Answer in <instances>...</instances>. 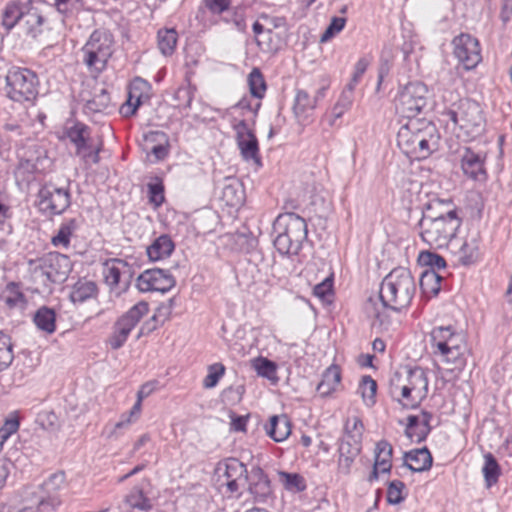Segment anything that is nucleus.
Returning <instances> with one entry per match:
<instances>
[{
    "instance_id": "obj_1",
    "label": "nucleus",
    "mask_w": 512,
    "mask_h": 512,
    "mask_svg": "<svg viewBox=\"0 0 512 512\" xmlns=\"http://www.w3.org/2000/svg\"><path fill=\"white\" fill-rule=\"evenodd\" d=\"M415 292L416 284L411 272L404 267L395 268L380 285L381 308L377 306L373 298H369L365 305V311L368 316L383 323L381 309L389 308L393 311H401L410 305Z\"/></svg>"
},
{
    "instance_id": "obj_2",
    "label": "nucleus",
    "mask_w": 512,
    "mask_h": 512,
    "mask_svg": "<svg viewBox=\"0 0 512 512\" xmlns=\"http://www.w3.org/2000/svg\"><path fill=\"white\" fill-rule=\"evenodd\" d=\"M397 144L407 157L422 160L438 149L439 135L430 122L410 121L399 129Z\"/></svg>"
},
{
    "instance_id": "obj_3",
    "label": "nucleus",
    "mask_w": 512,
    "mask_h": 512,
    "mask_svg": "<svg viewBox=\"0 0 512 512\" xmlns=\"http://www.w3.org/2000/svg\"><path fill=\"white\" fill-rule=\"evenodd\" d=\"M391 396L404 406L416 407L428 393V379L420 367L396 371L390 379Z\"/></svg>"
},
{
    "instance_id": "obj_4",
    "label": "nucleus",
    "mask_w": 512,
    "mask_h": 512,
    "mask_svg": "<svg viewBox=\"0 0 512 512\" xmlns=\"http://www.w3.org/2000/svg\"><path fill=\"white\" fill-rule=\"evenodd\" d=\"M461 223L462 220L454 208L435 217L424 214L418 224L420 237L433 249L448 250Z\"/></svg>"
},
{
    "instance_id": "obj_5",
    "label": "nucleus",
    "mask_w": 512,
    "mask_h": 512,
    "mask_svg": "<svg viewBox=\"0 0 512 512\" xmlns=\"http://www.w3.org/2000/svg\"><path fill=\"white\" fill-rule=\"evenodd\" d=\"M432 353L441 362L449 366V370H462L466 364V343L463 335L455 332L451 326H439L430 332Z\"/></svg>"
},
{
    "instance_id": "obj_6",
    "label": "nucleus",
    "mask_w": 512,
    "mask_h": 512,
    "mask_svg": "<svg viewBox=\"0 0 512 512\" xmlns=\"http://www.w3.org/2000/svg\"><path fill=\"white\" fill-rule=\"evenodd\" d=\"M274 246L280 254L296 255L307 238V224L295 213L279 215L273 223Z\"/></svg>"
},
{
    "instance_id": "obj_7",
    "label": "nucleus",
    "mask_w": 512,
    "mask_h": 512,
    "mask_svg": "<svg viewBox=\"0 0 512 512\" xmlns=\"http://www.w3.org/2000/svg\"><path fill=\"white\" fill-rule=\"evenodd\" d=\"M444 115L453 125L459 127L458 137L473 140L485 131L486 121L481 107L475 101L461 99L448 109Z\"/></svg>"
},
{
    "instance_id": "obj_8",
    "label": "nucleus",
    "mask_w": 512,
    "mask_h": 512,
    "mask_svg": "<svg viewBox=\"0 0 512 512\" xmlns=\"http://www.w3.org/2000/svg\"><path fill=\"white\" fill-rule=\"evenodd\" d=\"M44 18L33 0H12L7 3L2 14L3 26L10 30L20 24L27 35L35 38L41 32Z\"/></svg>"
},
{
    "instance_id": "obj_9",
    "label": "nucleus",
    "mask_w": 512,
    "mask_h": 512,
    "mask_svg": "<svg viewBox=\"0 0 512 512\" xmlns=\"http://www.w3.org/2000/svg\"><path fill=\"white\" fill-rule=\"evenodd\" d=\"M113 35L105 29L95 30L81 49L82 61L91 72H102L113 54Z\"/></svg>"
},
{
    "instance_id": "obj_10",
    "label": "nucleus",
    "mask_w": 512,
    "mask_h": 512,
    "mask_svg": "<svg viewBox=\"0 0 512 512\" xmlns=\"http://www.w3.org/2000/svg\"><path fill=\"white\" fill-rule=\"evenodd\" d=\"M29 266L35 277L43 278L44 284L63 283L72 270V263L68 256L50 252L42 257L30 260Z\"/></svg>"
},
{
    "instance_id": "obj_11",
    "label": "nucleus",
    "mask_w": 512,
    "mask_h": 512,
    "mask_svg": "<svg viewBox=\"0 0 512 512\" xmlns=\"http://www.w3.org/2000/svg\"><path fill=\"white\" fill-rule=\"evenodd\" d=\"M7 96L15 102H31L38 94L37 75L26 68H13L6 76Z\"/></svg>"
},
{
    "instance_id": "obj_12",
    "label": "nucleus",
    "mask_w": 512,
    "mask_h": 512,
    "mask_svg": "<svg viewBox=\"0 0 512 512\" xmlns=\"http://www.w3.org/2000/svg\"><path fill=\"white\" fill-rule=\"evenodd\" d=\"M67 137L75 145L76 155L86 166L99 163L103 141L100 137L94 139L90 127L78 122L68 129Z\"/></svg>"
},
{
    "instance_id": "obj_13",
    "label": "nucleus",
    "mask_w": 512,
    "mask_h": 512,
    "mask_svg": "<svg viewBox=\"0 0 512 512\" xmlns=\"http://www.w3.org/2000/svg\"><path fill=\"white\" fill-rule=\"evenodd\" d=\"M428 89L421 82L405 85L395 99L396 112L402 117L412 119L418 116L427 105Z\"/></svg>"
},
{
    "instance_id": "obj_14",
    "label": "nucleus",
    "mask_w": 512,
    "mask_h": 512,
    "mask_svg": "<svg viewBox=\"0 0 512 512\" xmlns=\"http://www.w3.org/2000/svg\"><path fill=\"white\" fill-rule=\"evenodd\" d=\"M219 488H226V493L235 494L244 488L248 481L246 465L236 458L220 461L214 470Z\"/></svg>"
},
{
    "instance_id": "obj_15",
    "label": "nucleus",
    "mask_w": 512,
    "mask_h": 512,
    "mask_svg": "<svg viewBox=\"0 0 512 512\" xmlns=\"http://www.w3.org/2000/svg\"><path fill=\"white\" fill-rule=\"evenodd\" d=\"M149 311L148 303L141 301L131 307L114 324L113 332L108 339L110 347L114 350L121 348L126 342L132 329Z\"/></svg>"
},
{
    "instance_id": "obj_16",
    "label": "nucleus",
    "mask_w": 512,
    "mask_h": 512,
    "mask_svg": "<svg viewBox=\"0 0 512 512\" xmlns=\"http://www.w3.org/2000/svg\"><path fill=\"white\" fill-rule=\"evenodd\" d=\"M480 241V232L477 229H469L464 237H454L448 250L460 264L469 266L476 263L480 257Z\"/></svg>"
},
{
    "instance_id": "obj_17",
    "label": "nucleus",
    "mask_w": 512,
    "mask_h": 512,
    "mask_svg": "<svg viewBox=\"0 0 512 512\" xmlns=\"http://www.w3.org/2000/svg\"><path fill=\"white\" fill-rule=\"evenodd\" d=\"M70 203V192L65 188L45 185L38 193V206L43 212L59 215L70 206Z\"/></svg>"
},
{
    "instance_id": "obj_18",
    "label": "nucleus",
    "mask_w": 512,
    "mask_h": 512,
    "mask_svg": "<svg viewBox=\"0 0 512 512\" xmlns=\"http://www.w3.org/2000/svg\"><path fill=\"white\" fill-rule=\"evenodd\" d=\"M454 55L466 70L475 68L481 61L479 42L469 34H460L453 39Z\"/></svg>"
},
{
    "instance_id": "obj_19",
    "label": "nucleus",
    "mask_w": 512,
    "mask_h": 512,
    "mask_svg": "<svg viewBox=\"0 0 512 512\" xmlns=\"http://www.w3.org/2000/svg\"><path fill=\"white\" fill-rule=\"evenodd\" d=\"M175 279L168 270L148 269L142 272L136 280L141 292L166 293L175 286Z\"/></svg>"
},
{
    "instance_id": "obj_20",
    "label": "nucleus",
    "mask_w": 512,
    "mask_h": 512,
    "mask_svg": "<svg viewBox=\"0 0 512 512\" xmlns=\"http://www.w3.org/2000/svg\"><path fill=\"white\" fill-rule=\"evenodd\" d=\"M234 129L236 131L237 145L243 159L247 162L251 161L260 166L261 160L259 157V146L255 134L249 129L244 120L235 124Z\"/></svg>"
},
{
    "instance_id": "obj_21",
    "label": "nucleus",
    "mask_w": 512,
    "mask_h": 512,
    "mask_svg": "<svg viewBox=\"0 0 512 512\" xmlns=\"http://www.w3.org/2000/svg\"><path fill=\"white\" fill-rule=\"evenodd\" d=\"M485 156L482 153H476L470 148L465 147L461 154V168L463 173L474 180H485L486 170L484 168Z\"/></svg>"
},
{
    "instance_id": "obj_22",
    "label": "nucleus",
    "mask_w": 512,
    "mask_h": 512,
    "mask_svg": "<svg viewBox=\"0 0 512 512\" xmlns=\"http://www.w3.org/2000/svg\"><path fill=\"white\" fill-rule=\"evenodd\" d=\"M316 100L305 90L296 91L293 104V113L299 124L306 125L316 109Z\"/></svg>"
},
{
    "instance_id": "obj_23",
    "label": "nucleus",
    "mask_w": 512,
    "mask_h": 512,
    "mask_svg": "<svg viewBox=\"0 0 512 512\" xmlns=\"http://www.w3.org/2000/svg\"><path fill=\"white\" fill-rule=\"evenodd\" d=\"M23 500L31 503L35 512H54L61 504L58 495H48L28 488L23 492Z\"/></svg>"
},
{
    "instance_id": "obj_24",
    "label": "nucleus",
    "mask_w": 512,
    "mask_h": 512,
    "mask_svg": "<svg viewBox=\"0 0 512 512\" xmlns=\"http://www.w3.org/2000/svg\"><path fill=\"white\" fill-rule=\"evenodd\" d=\"M150 486L149 480H143L141 484L134 486L125 496V503L132 509L142 512H150L153 508L152 500L148 496L147 487Z\"/></svg>"
},
{
    "instance_id": "obj_25",
    "label": "nucleus",
    "mask_w": 512,
    "mask_h": 512,
    "mask_svg": "<svg viewBox=\"0 0 512 512\" xmlns=\"http://www.w3.org/2000/svg\"><path fill=\"white\" fill-rule=\"evenodd\" d=\"M249 492L257 501H264L271 494V486L268 477L263 470L255 467L248 475Z\"/></svg>"
},
{
    "instance_id": "obj_26",
    "label": "nucleus",
    "mask_w": 512,
    "mask_h": 512,
    "mask_svg": "<svg viewBox=\"0 0 512 512\" xmlns=\"http://www.w3.org/2000/svg\"><path fill=\"white\" fill-rule=\"evenodd\" d=\"M338 451L339 470L344 474H348L355 458L361 451V442L342 438Z\"/></svg>"
},
{
    "instance_id": "obj_27",
    "label": "nucleus",
    "mask_w": 512,
    "mask_h": 512,
    "mask_svg": "<svg viewBox=\"0 0 512 512\" xmlns=\"http://www.w3.org/2000/svg\"><path fill=\"white\" fill-rule=\"evenodd\" d=\"M405 466L413 472H424L431 468L433 458L426 448L414 449L404 454Z\"/></svg>"
},
{
    "instance_id": "obj_28",
    "label": "nucleus",
    "mask_w": 512,
    "mask_h": 512,
    "mask_svg": "<svg viewBox=\"0 0 512 512\" xmlns=\"http://www.w3.org/2000/svg\"><path fill=\"white\" fill-rule=\"evenodd\" d=\"M130 272L128 264L120 259H111L104 263L103 276L110 288L118 287L121 278Z\"/></svg>"
},
{
    "instance_id": "obj_29",
    "label": "nucleus",
    "mask_w": 512,
    "mask_h": 512,
    "mask_svg": "<svg viewBox=\"0 0 512 512\" xmlns=\"http://www.w3.org/2000/svg\"><path fill=\"white\" fill-rule=\"evenodd\" d=\"M265 430L274 441L282 442L291 433V423L286 415H273L265 426Z\"/></svg>"
},
{
    "instance_id": "obj_30",
    "label": "nucleus",
    "mask_w": 512,
    "mask_h": 512,
    "mask_svg": "<svg viewBox=\"0 0 512 512\" xmlns=\"http://www.w3.org/2000/svg\"><path fill=\"white\" fill-rule=\"evenodd\" d=\"M98 293V288L95 282L80 279L72 287L70 292V299L73 303H83L88 299L95 298Z\"/></svg>"
},
{
    "instance_id": "obj_31",
    "label": "nucleus",
    "mask_w": 512,
    "mask_h": 512,
    "mask_svg": "<svg viewBox=\"0 0 512 512\" xmlns=\"http://www.w3.org/2000/svg\"><path fill=\"white\" fill-rule=\"evenodd\" d=\"M341 380V373L337 366H330L323 373L322 380L317 385V392L325 397L330 395L339 386Z\"/></svg>"
},
{
    "instance_id": "obj_32",
    "label": "nucleus",
    "mask_w": 512,
    "mask_h": 512,
    "mask_svg": "<svg viewBox=\"0 0 512 512\" xmlns=\"http://www.w3.org/2000/svg\"><path fill=\"white\" fill-rule=\"evenodd\" d=\"M442 276L433 269H425L420 276V288L427 297L436 296L441 289Z\"/></svg>"
},
{
    "instance_id": "obj_33",
    "label": "nucleus",
    "mask_w": 512,
    "mask_h": 512,
    "mask_svg": "<svg viewBox=\"0 0 512 512\" xmlns=\"http://www.w3.org/2000/svg\"><path fill=\"white\" fill-rule=\"evenodd\" d=\"M33 321L39 330L47 334H52L56 330V313L47 306H42L36 311Z\"/></svg>"
},
{
    "instance_id": "obj_34",
    "label": "nucleus",
    "mask_w": 512,
    "mask_h": 512,
    "mask_svg": "<svg viewBox=\"0 0 512 512\" xmlns=\"http://www.w3.org/2000/svg\"><path fill=\"white\" fill-rule=\"evenodd\" d=\"M174 250V244L170 237L161 235L147 247V255L150 260L158 261L168 257Z\"/></svg>"
},
{
    "instance_id": "obj_35",
    "label": "nucleus",
    "mask_w": 512,
    "mask_h": 512,
    "mask_svg": "<svg viewBox=\"0 0 512 512\" xmlns=\"http://www.w3.org/2000/svg\"><path fill=\"white\" fill-rule=\"evenodd\" d=\"M78 227L77 220L72 218L62 223L57 233L51 238L54 247L67 249L70 246V238Z\"/></svg>"
},
{
    "instance_id": "obj_36",
    "label": "nucleus",
    "mask_w": 512,
    "mask_h": 512,
    "mask_svg": "<svg viewBox=\"0 0 512 512\" xmlns=\"http://www.w3.org/2000/svg\"><path fill=\"white\" fill-rule=\"evenodd\" d=\"M393 448L386 440L379 441L375 448V461L377 467H380L381 473H388L391 470Z\"/></svg>"
},
{
    "instance_id": "obj_37",
    "label": "nucleus",
    "mask_w": 512,
    "mask_h": 512,
    "mask_svg": "<svg viewBox=\"0 0 512 512\" xmlns=\"http://www.w3.org/2000/svg\"><path fill=\"white\" fill-rule=\"evenodd\" d=\"M178 40V34L173 28H163L157 33L158 49L164 56H170L174 53Z\"/></svg>"
},
{
    "instance_id": "obj_38",
    "label": "nucleus",
    "mask_w": 512,
    "mask_h": 512,
    "mask_svg": "<svg viewBox=\"0 0 512 512\" xmlns=\"http://www.w3.org/2000/svg\"><path fill=\"white\" fill-rule=\"evenodd\" d=\"M430 430L431 426L421 424L419 416H408L405 434L410 440L419 443L426 439Z\"/></svg>"
},
{
    "instance_id": "obj_39",
    "label": "nucleus",
    "mask_w": 512,
    "mask_h": 512,
    "mask_svg": "<svg viewBox=\"0 0 512 512\" xmlns=\"http://www.w3.org/2000/svg\"><path fill=\"white\" fill-rule=\"evenodd\" d=\"M111 99L105 89L95 93L91 99H88L84 105V112L87 115L104 112L110 105Z\"/></svg>"
},
{
    "instance_id": "obj_40",
    "label": "nucleus",
    "mask_w": 512,
    "mask_h": 512,
    "mask_svg": "<svg viewBox=\"0 0 512 512\" xmlns=\"http://www.w3.org/2000/svg\"><path fill=\"white\" fill-rule=\"evenodd\" d=\"M65 475L63 472H57L48 477L41 485L36 487H27L28 489L45 493L48 495H58V491L64 486Z\"/></svg>"
},
{
    "instance_id": "obj_41",
    "label": "nucleus",
    "mask_w": 512,
    "mask_h": 512,
    "mask_svg": "<svg viewBox=\"0 0 512 512\" xmlns=\"http://www.w3.org/2000/svg\"><path fill=\"white\" fill-rule=\"evenodd\" d=\"M145 141L148 142H159L158 145H155L151 148V153L155 156L157 160L164 159L168 154L167 144L168 139L164 132L162 131H150L144 134Z\"/></svg>"
},
{
    "instance_id": "obj_42",
    "label": "nucleus",
    "mask_w": 512,
    "mask_h": 512,
    "mask_svg": "<svg viewBox=\"0 0 512 512\" xmlns=\"http://www.w3.org/2000/svg\"><path fill=\"white\" fill-rule=\"evenodd\" d=\"M482 472L487 487H491L497 483L501 474V469L496 458L491 453L484 455V466L482 468Z\"/></svg>"
},
{
    "instance_id": "obj_43",
    "label": "nucleus",
    "mask_w": 512,
    "mask_h": 512,
    "mask_svg": "<svg viewBox=\"0 0 512 512\" xmlns=\"http://www.w3.org/2000/svg\"><path fill=\"white\" fill-rule=\"evenodd\" d=\"M1 300L9 308H23L26 303L23 293L15 283H9L6 286L5 291L1 295Z\"/></svg>"
},
{
    "instance_id": "obj_44",
    "label": "nucleus",
    "mask_w": 512,
    "mask_h": 512,
    "mask_svg": "<svg viewBox=\"0 0 512 512\" xmlns=\"http://www.w3.org/2000/svg\"><path fill=\"white\" fill-rule=\"evenodd\" d=\"M171 314V304L162 305L157 309V312L151 317V319L145 322L137 335V338H140L142 335L148 334L154 331L157 327L158 322H165Z\"/></svg>"
},
{
    "instance_id": "obj_45",
    "label": "nucleus",
    "mask_w": 512,
    "mask_h": 512,
    "mask_svg": "<svg viewBox=\"0 0 512 512\" xmlns=\"http://www.w3.org/2000/svg\"><path fill=\"white\" fill-rule=\"evenodd\" d=\"M252 367L259 376L272 381L278 380L276 376L277 365L273 361L264 357H258L252 360Z\"/></svg>"
},
{
    "instance_id": "obj_46",
    "label": "nucleus",
    "mask_w": 512,
    "mask_h": 512,
    "mask_svg": "<svg viewBox=\"0 0 512 512\" xmlns=\"http://www.w3.org/2000/svg\"><path fill=\"white\" fill-rule=\"evenodd\" d=\"M222 199L228 206L235 207L242 203V190L236 181H230L222 189Z\"/></svg>"
},
{
    "instance_id": "obj_47",
    "label": "nucleus",
    "mask_w": 512,
    "mask_h": 512,
    "mask_svg": "<svg viewBox=\"0 0 512 512\" xmlns=\"http://www.w3.org/2000/svg\"><path fill=\"white\" fill-rule=\"evenodd\" d=\"M364 425L357 416L350 417L346 420L344 426V439L362 442Z\"/></svg>"
},
{
    "instance_id": "obj_48",
    "label": "nucleus",
    "mask_w": 512,
    "mask_h": 512,
    "mask_svg": "<svg viewBox=\"0 0 512 512\" xmlns=\"http://www.w3.org/2000/svg\"><path fill=\"white\" fill-rule=\"evenodd\" d=\"M376 391V381L371 376H363L359 385V392L366 405L371 406L375 403Z\"/></svg>"
},
{
    "instance_id": "obj_49",
    "label": "nucleus",
    "mask_w": 512,
    "mask_h": 512,
    "mask_svg": "<svg viewBox=\"0 0 512 512\" xmlns=\"http://www.w3.org/2000/svg\"><path fill=\"white\" fill-rule=\"evenodd\" d=\"M145 89H148V83L141 78H136L130 86L128 98L125 103H131L138 109L142 103V98L144 96L143 90Z\"/></svg>"
},
{
    "instance_id": "obj_50",
    "label": "nucleus",
    "mask_w": 512,
    "mask_h": 512,
    "mask_svg": "<svg viewBox=\"0 0 512 512\" xmlns=\"http://www.w3.org/2000/svg\"><path fill=\"white\" fill-rule=\"evenodd\" d=\"M13 358L14 355L10 338L3 332H0V371L10 366Z\"/></svg>"
},
{
    "instance_id": "obj_51",
    "label": "nucleus",
    "mask_w": 512,
    "mask_h": 512,
    "mask_svg": "<svg viewBox=\"0 0 512 512\" xmlns=\"http://www.w3.org/2000/svg\"><path fill=\"white\" fill-rule=\"evenodd\" d=\"M248 84L252 96L261 99L266 91V83L261 72L258 69H253L248 77Z\"/></svg>"
},
{
    "instance_id": "obj_52",
    "label": "nucleus",
    "mask_w": 512,
    "mask_h": 512,
    "mask_svg": "<svg viewBox=\"0 0 512 512\" xmlns=\"http://www.w3.org/2000/svg\"><path fill=\"white\" fill-rule=\"evenodd\" d=\"M225 12L226 14L222 18L223 21L233 24L235 29L240 32H244L246 30L247 24L245 20L244 8H236L233 11H229L227 9Z\"/></svg>"
},
{
    "instance_id": "obj_53",
    "label": "nucleus",
    "mask_w": 512,
    "mask_h": 512,
    "mask_svg": "<svg viewBox=\"0 0 512 512\" xmlns=\"http://www.w3.org/2000/svg\"><path fill=\"white\" fill-rule=\"evenodd\" d=\"M284 487L292 492H300L306 488L303 477L299 474L282 472L280 474Z\"/></svg>"
},
{
    "instance_id": "obj_54",
    "label": "nucleus",
    "mask_w": 512,
    "mask_h": 512,
    "mask_svg": "<svg viewBox=\"0 0 512 512\" xmlns=\"http://www.w3.org/2000/svg\"><path fill=\"white\" fill-rule=\"evenodd\" d=\"M352 103L353 92H349L345 89L332 109L333 117L335 119L342 117V115L351 108Z\"/></svg>"
},
{
    "instance_id": "obj_55",
    "label": "nucleus",
    "mask_w": 512,
    "mask_h": 512,
    "mask_svg": "<svg viewBox=\"0 0 512 512\" xmlns=\"http://www.w3.org/2000/svg\"><path fill=\"white\" fill-rule=\"evenodd\" d=\"M224 373L225 367L223 364L215 363L210 365L208 368V374L203 380V386L207 389L215 387Z\"/></svg>"
},
{
    "instance_id": "obj_56",
    "label": "nucleus",
    "mask_w": 512,
    "mask_h": 512,
    "mask_svg": "<svg viewBox=\"0 0 512 512\" xmlns=\"http://www.w3.org/2000/svg\"><path fill=\"white\" fill-rule=\"evenodd\" d=\"M149 200L156 207L164 202V186L159 178L147 184Z\"/></svg>"
},
{
    "instance_id": "obj_57",
    "label": "nucleus",
    "mask_w": 512,
    "mask_h": 512,
    "mask_svg": "<svg viewBox=\"0 0 512 512\" xmlns=\"http://www.w3.org/2000/svg\"><path fill=\"white\" fill-rule=\"evenodd\" d=\"M405 484L400 480L391 481L387 489V501L389 504H399L404 500L402 495Z\"/></svg>"
},
{
    "instance_id": "obj_58",
    "label": "nucleus",
    "mask_w": 512,
    "mask_h": 512,
    "mask_svg": "<svg viewBox=\"0 0 512 512\" xmlns=\"http://www.w3.org/2000/svg\"><path fill=\"white\" fill-rule=\"evenodd\" d=\"M419 261L423 265L428 266V269L433 270L434 268L441 269L446 266V261L442 256L429 251L421 252L419 255Z\"/></svg>"
},
{
    "instance_id": "obj_59",
    "label": "nucleus",
    "mask_w": 512,
    "mask_h": 512,
    "mask_svg": "<svg viewBox=\"0 0 512 512\" xmlns=\"http://www.w3.org/2000/svg\"><path fill=\"white\" fill-rule=\"evenodd\" d=\"M194 93L189 86L179 87L175 94L174 99L178 102L177 107L187 109L190 108Z\"/></svg>"
},
{
    "instance_id": "obj_60",
    "label": "nucleus",
    "mask_w": 512,
    "mask_h": 512,
    "mask_svg": "<svg viewBox=\"0 0 512 512\" xmlns=\"http://www.w3.org/2000/svg\"><path fill=\"white\" fill-rule=\"evenodd\" d=\"M367 67H368V61L366 59L361 58L357 61V63L355 64L352 78L346 86V89L349 92L354 91L356 85L359 83V81L362 78L363 74L365 73Z\"/></svg>"
},
{
    "instance_id": "obj_61",
    "label": "nucleus",
    "mask_w": 512,
    "mask_h": 512,
    "mask_svg": "<svg viewBox=\"0 0 512 512\" xmlns=\"http://www.w3.org/2000/svg\"><path fill=\"white\" fill-rule=\"evenodd\" d=\"M19 429V420L17 417H11L5 420L2 427H0V444L9 439V437L16 433Z\"/></svg>"
},
{
    "instance_id": "obj_62",
    "label": "nucleus",
    "mask_w": 512,
    "mask_h": 512,
    "mask_svg": "<svg viewBox=\"0 0 512 512\" xmlns=\"http://www.w3.org/2000/svg\"><path fill=\"white\" fill-rule=\"evenodd\" d=\"M259 19L264 22L268 37L274 29L283 28L286 25L284 17L270 16L266 13H262L259 15Z\"/></svg>"
},
{
    "instance_id": "obj_63",
    "label": "nucleus",
    "mask_w": 512,
    "mask_h": 512,
    "mask_svg": "<svg viewBox=\"0 0 512 512\" xmlns=\"http://www.w3.org/2000/svg\"><path fill=\"white\" fill-rule=\"evenodd\" d=\"M346 19L342 17H333L331 23L321 36V42L328 41L335 34L339 33L345 26Z\"/></svg>"
},
{
    "instance_id": "obj_64",
    "label": "nucleus",
    "mask_w": 512,
    "mask_h": 512,
    "mask_svg": "<svg viewBox=\"0 0 512 512\" xmlns=\"http://www.w3.org/2000/svg\"><path fill=\"white\" fill-rule=\"evenodd\" d=\"M314 295L320 299H326V297L332 292V281L325 279L321 283L317 284L313 289Z\"/></svg>"
}]
</instances>
